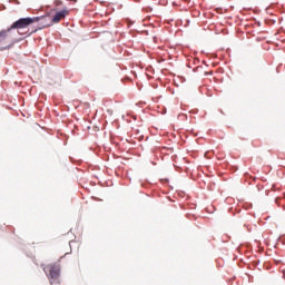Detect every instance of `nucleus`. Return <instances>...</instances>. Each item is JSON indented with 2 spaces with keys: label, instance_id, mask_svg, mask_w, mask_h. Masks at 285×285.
<instances>
[{
  "label": "nucleus",
  "instance_id": "1",
  "mask_svg": "<svg viewBox=\"0 0 285 285\" xmlns=\"http://www.w3.org/2000/svg\"><path fill=\"white\" fill-rule=\"evenodd\" d=\"M49 273L43 268L51 285H59L61 279V265L58 263L48 265Z\"/></svg>",
  "mask_w": 285,
  "mask_h": 285
},
{
  "label": "nucleus",
  "instance_id": "7",
  "mask_svg": "<svg viewBox=\"0 0 285 285\" xmlns=\"http://www.w3.org/2000/svg\"><path fill=\"white\" fill-rule=\"evenodd\" d=\"M8 3H13L14 6H21V2H19V0H8Z\"/></svg>",
  "mask_w": 285,
  "mask_h": 285
},
{
  "label": "nucleus",
  "instance_id": "8",
  "mask_svg": "<svg viewBox=\"0 0 285 285\" xmlns=\"http://www.w3.org/2000/svg\"><path fill=\"white\" fill-rule=\"evenodd\" d=\"M141 186H142V188H148V186H150V183H141Z\"/></svg>",
  "mask_w": 285,
  "mask_h": 285
},
{
  "label": "nucleus",
  "instance_id": "9",
  "mask_svg": "<svg viewBox=\"0 0 285 285\" xmlns=\"http://www.w3.org/2000/svg\"><path fill=\"white\" fill-rule=\"evenodd\" d=\"M55 3H56V6H61L62 2H61V0H56Z\"/></svg>",
  "mask_w": 285,
  "mask_h": 285
},
{
  "label": "nucleus",
  "instance_id": "5",
  "mask_svg": "<svg viewBox=\"0 0 285 285\" xmlns=\"http://www.w3.org/2000/svg\"><path fill=\"white\" fill-rule=\"evenodd\" d=\"M12 32V30H10V27L7 29H2L0 31V43H3V41H6V39H8V33Z\"/></svg>",
  "mask_w": 285,
  "mask_h": 285
},
{
  "label": "nucleus",
  "instance_id": "6",
  "mask_svg": "<svg viewBox=\"0 0 285 285\" xmlns=\"http://www.w3.org/2000/svg\"><path fill=\"white\" fill-rule=\"evenodd\" d=\"M14 43H19V39H14L11 41V43H9L4 47H0V51L3 52V50H11V48L14 47Z\"/></svg>",
  "mask_w": 285,
  "mask_h": 285
},
{
  "label": "nucleus",
  "instance_id": "3",
  "mask_svg": "<svg viewBox=\"0 0 285 285\" xmlns=\"http://www.w3.org/2000/svg\"><path fill=\"white\" fill-rule=\"evenodd\" d=\"M35 19H39V23L36 27V29H32L31 33L37 32V30H46V28H50L55 26V21H52V18L50 14H45V16H37Z\"/></svg>",
  "mask_w": 285,
  "mask_h": 285
},
{
  "label": "nucleus",
  "instance_id": "2",
  "mask_svg": "<svg viewBox=\"0 0 285 285\" xmlns=\"http://www.w3.org/2000/svg\"><path fill=\"white\" fill-rule=\"evenodd\" d=\"M39 21V18L35 17H24L16 20L12 22V24L9 27V30H26V28H30L32 23H37Z\"/></svg>",
  "mask_w": 285,
  "mask_h": 285
},
{
  "label": "nucleus",
  "instance_id": "4",
  "mask_svg": "<svg viewBox=\"0 0 285 285\" xmlns=\"http://www.w3.org/2000/svg\"><path fill=\"white\" fill-rule=\"evenodd\" d=\"M68 12H69L68 9H62L60 11H57L55 16L51 18L53 23H59L61 19H66Z\"/></svg>",
  "mask_w": 285,
  "mask_h": 285
}]
</instances>
